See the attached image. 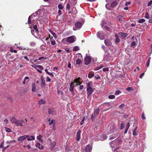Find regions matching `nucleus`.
Here are the masks:
<instances>
[{
    "label": "nucleus",
    "mask_w": 152,
    "mask_h": 152,
    "mask_svg": "<svg viewBox=\"0 0 152 152\" xmlns=\"http://www.w3.org/2000/svg\"><path fill=\"white\" fill-rule=\"evenodd\" d=\"M33 28H34L35 29L37 32H38V30H37V26L36 25H34V26H33Z\"/></svg>",
    "instance_id": "nucleus-54"
},
{
    "label": "nucleus",
    "mask_w": 152,
    "mask_h": 152,
    "mask_svg": "<svg viewBox=\"0 0 152 152\" xmlns=\"http://www.w3.org/2000/svg\"><path fill=\"white\" fill-rule=\"evenodd\" d=\"M150 59H151V58H149V60H148V61H147V63L146 66L147 67H148L149 66V65L150 61Z\"/></svg>",
    "instance_id": "nucleus-47"
},
{
    "label": "nucleus",
    "mask_w": 152,
    "mask_h": 152,
    "mask_svg": "<svg viewBox=\"0 0 152 152\" xmlns=\"http://www.w3.org/2000/svg\"><path fill=\"white\" fill-rule=\"evenodd\" d=\"M17 47L20 50H24L25 49V48L23 47L17 46Z\"/></svg>",
    "instance_id": "nucleus-59"
},
{
    "label": "nucleus",
    "mask_w": 152,
    "mask_h": 152,
    "mask_svg": "<svg viewBox=\"0 0 152 152\" xmlns=\"http://www.w3.org/2000/svg\"><path fill=\"white\" fill-rule=\"evenodd\" d=\"M74 83H76V85H80V83L78 79H76L75 80Z\"/></svg>",
    "instance_id": "nucleus-31"
},
{
    "label": "nucleus",
    "mask_w": 152,
    "mask_h": 152,
    "mask_svg": "<svg viewBox=\"0 0 152 152\" xmlns=\"http://www.w3.org/2000/svg\"><path fill=\"white\" fill-rule=\"evenodd\" d=\"M124 123L123 122L121 123V126H120V129L122 130L124 129Z\"/></svg>",
    "instance_id": "nucleus-41"
},
{
    "label": "nucleus",
    "mask_w": 152,
    "mask_h": 152,
    "mask_svg": "<svg viewBox=\"0 0 152 152\" xmlns=\"http://www.w3.org/2000/svg\"><path fill=\"white\" fill-rule=\"evenodd\" d=\"M29 136V135H27L20 136L17 139L18 141H23Z\"/></svg>",
    "instance_id": "nucleus-7"
},
{
    "label": "nucleus",
    "mask_w": 152,
    "mask_h": 152,
    "mask_svg": "<svg viewBox=\"0 0 152 152\" xmlns=\"http://www.w3.org/2000/svg\"><path fill=\"white\" fill-rule=\"evenodd\" d=\"M91 58L89 56H87L85 59V63L86 65L88 64L91 62Z\"/></svg>",
    "instance_id": "nucleus-9"
},
{
    "label": "nucleus",
    "mask_w": 152,
    "mask_h": 152,
    "mask_svg": "<svg viewBox=\"0 0 152 152\" xmlns=\"http://www.w3.org/2000/svg\"><path fill=\"white\" fill-rule=\"evenodd\" d=\"M8 122V120L7 119H5L4 120V123L5 124H7Z\"/></svg>",
    "instance_id": "nucleus-51"
},
{
    "label": "nucleus",
    "mask_w": 152,
    "mask_h": 152,
    "mask_svg": "<svg viewBox=\"0 0 152 152\" xmlns=\"http://www.w3.org/2000/svg\"><path fill=\"white\" fill-rule=\"evenodd\" d=\"M10 120L11 123L14 124L17 126H23V120H20L16 119L14 117H12L10 118Z\"/></svg>",
    "instance_id": "nucleus-2"
},
{
    "label": "nucleus",
    "mask_w": 152,
    "mask_h": 152,
    "mask_svg": "<svg viewBox=\"0 0 152 152\" xmlns=\"http://www.w3.org/2000/svg\"><path fill=\"white\" fill-rule=\"evenodd\" d=\"M79 50V48L78 46H76L73 49V51H77Z\"/></svg>",
    "instance_id": "nucleus-35"
},
{
    "label": "nucleus",
    "mask_w": 152,
    "mask_h": 152,
    "mask_svg": "<svg viewBox=\"0 0 152 152\" xmlns=\"http://www.w3.org/2000/svg\"><path fill=\"white\" fill-rule=\"evenodd\" d=\"M117 129H116V127L114 125H112L110 127L109 130L108 131V134H110L112 133L116 132ZM118 135V134L115 133L114 134L110 136V139L112 140L117 137Z\"/></svg>",
    "instance_id": "nucleus-1"
},
{
    "label": "nucleus",
    "mask_w": 152,
    "mask_h": 152,
    "mask_svg": "<svg viewBox=\"0 0 152 152\" xmlns=\"http://www.w3.org/2000/svg\"><path fill=\"white\" fill-rule=\"evenodd\" d=\"M145 20L144 19H141L139 20L138 21V23H142L144 22Z\"/></svg>",
    "instance_id": "nucleus-36"
},
{
    "label": "nucleus",
    "mask_w": 152,
    "mask_h": 152,
    "mask_svg": "<svg viewBox=\"0 0 152 152\" xmlns=\"http://www.w3.org/2000/svg\"><path fill=\"white\" fill-rule=\"evenodd\" d=\"M48 74L52 77H53L54 76L53 74L52 73L49 72V73H48Z\"/></svg>",
    "instance_id": "nucleus-61"
},
{
    "label": "nucleus",
    "mask_w": 152,
    "mask_h": 152,
    "mask_svg": "<svg viewBox=\"0 0 152 152\" xmlns=\"http://www.w3.org/2000/svg\"><path fill=\"white\" fill-rule=\"evenodd\" d=\"M152 3V0L151 1L149 2H148V6H149L151 5Z\"/></svg>",
    "instance_id": "nucleus-60"
},
{
    "label": "nucleus",
    "mask_w": 152,
    "mask_h": 152,
    "mask_svg": "<svg viewBox=\"0 0 152 152\" xmlns=\"http://www.w3.org/2000/svg\"><path fill=\"white\" fill-rule=\"evenodd\" d=\"M99 112V108L95 109L94 113L92 114L91 119L92 120H94L95 118L98 115Z\"/></svg>",
    "instance_id": "nucleus-4"
},
{
    "label": "nucleus",
    "mask_w": 152,
    "mask_h": 152,
    "mask_svg": "<svg viewBox=\"0 0 152 152\" xmlns=\"http://www.w3.org/2000/svg\"><path fill=\"white\" fill-rule=\"evenodd\" d=\"M75 26L77 28H80L82 26V24L80 22H77L75 23Z\"/></svg>",
    "instance_id": "nucleus-10"
},
{
    "label": "nucleus",
    "mask_w": 152,
    "mask_h": 152,
    "mask_svg": "<svg viewBox=\"0 0 152 152\" xmlns=\"http://www.w3.org/2000/svg\"><path fill=\"white\" fill-rule=\"evenodd\" d=\"M137 127L136 128L133 130V134L134 135H136L138 134H137Z\"/></svg>",
    "instance_id": "nucleus-28"
},
{
    "label": "nucleus",
    "mask_w": 152,
    "mask_h": 152,
    "mask_svg": "<svg viewBox=\"0 0 152 152\" xmlns=\"http://www.w3.org/2000/svg\"><path fill=\"white\" fill-rule=\"evenodd\" d=\"M50 119H49L48 120V121L50 122L49 123V124L50 125H52V124L54 125L55 121L53 119H52L50 121Z\"/></svg>",
    "instance_id": "nucleus-27"
},
{
    "label": "nucleus",
    "mask_w": 152,
    "mask_h": 152,
    "mask_svg": "<svg viewBox=\"0 0 152 152\" xmlns=\"http://www.w3.org/2000/svg\"><path fill=\"white\" fill-rule=\"evenodd\" d=\"M66 8L68 9L69 10L70 8V5L69 4H67L66 5Z\"/></svg>",
    "instance_id": "nucleus-57"
},
{
    "label": "nucleus",
    "mask_w": 152,
    "mask_h": 152,
    "mask_svg": "<svg viewBox=\"0 0 152 152\" xmlns=\"http://www.w3.org/2000/svg\"><path fill=\"white\" fill-rule=\"evenodd\" d=\"M31 16H29L28 18V24H29L31 23Z\"/></svg>",
    "instance_id": "nucleus-52"
},
{
    "label": "nucleus",
    "mask_w": 152,
    "mask_h": 152,
    "mask_svg": "<svg viewBox=\"0 0 152 152\" xmlns=\"http://www.w3.org/2000/svg\"><path fill=\"white\" fill-rule=\"evenodd\" d=\"M15 142V140H11L10 141H7V142H6V143L7 144H10L11 143H13V142Z\"/></svg>",
    "instance_id": "nucleus-37"
},
{
    "label": "nucleus",
    "mask_w": 152,
    "mask_h": 152,
    "mask_svg": "<svg viewBox=\"0 0 152 152\" xmlns=\"http://www.w3.org/2000/svg\"><path fill=\"white\" fill-rule=\"evenodd\" d=\"M56 145V142H52L50 145L51 149H53Z\"/></svg>",
    "instance_id": "nucleus-23"
},
{
    "label": "nucleus",
    "mask_w": 152,
    "mask_h": 152,
    "mask_svg": "<svg viewBox=\"0 0 152 152\" xmlns=\"http://www.w3.org/2000/svg\"><path fill=\"white\" fill-rule=\"evenodd\" d=\"M94 76V74L91 73H89L88 74V77L89 78H91Z\"/></svg>",
    "instance_id": "nucleus-34"
},
{
    "label": "nucleus",
    "mask_w": 152,
    "mask_h": 152,
    "mask_svg": "<svg viewBox=\"0 0 152 152\" xmlns=\"http://www.w3.org/2000/svg\"><path fill=\"white\" fill-rule=\"evenodd\" d=\"M92 148L90 145H88L86 146L85 148V151L86 152H90L92 150Z\"/></svg>",
    "instance_id": "nucleus-12"
},
{
    "label": "nucleus",
    "mask_w": 152,
    "mask_h": 152,
    "mask_svg": "<svg viewBox=\"0 0 152 152\" xmlns=\"http://www.w3.org/2000/svg\"><path fill=\"white\" fill-rule=\"evenodd\" d=\"M74 83H72L70 84L69 91L71 92H73V88L74 87Z\"/></svg>",
    "instance_id": "nucleus-16"
},
{
    "label": "nucleus",
    "mask_w": 152,
    "mask_h": 152,
    "mask_svg": "<svg viewBox=\"0 0 152 152\" xmlns=\"http://www.w3.org/2000/svg\"><path fill=\"white\" fill-rule=\"evenodd\" d=\"M4 142H2L1 143V144L0 146V148H2L4 147Z\"/></svg>",
    "instance_id": "nucleus-53"
},
{
    "label": "nucleus",
    "mask_w": 152,
    "mask_h": 152,
    "mask_svg": "<svg viewBox=\"0 0 152 152\" xmlns=\"http://www.w3.org/2000/svg\"><path fill=\"white\" fill-rule=\"evenodd\" d=\"M115 36L116 37L115 42L116 43H118L120 42V39L117 34H115Z\"/></svg>",
    "instance_id": "nucleus-24"
},
{
    "label": "nucleus",
    "mask_w": 152,
    "mask_h": 152,
    "mask_svg": "<svg viewBox=\"0 0 152 152\" xmlns=\"http://www.w3.org/2000/svg\"><path fill=\"white\" fill-rule=\"evenodd\" d=\"M121 93V92L119 90H117L115 91V95H117Z\"/></svg>",
    "instance_id": "nucleus-39"
},
{
    "label": "nucleus",
    "mask_w": 152,
    "mask_h": 152,
    "mask_svg": "<svg viewBox=\"0 0 152 152\" xmlns=\"http://www.w3.org/2000/svg\"><path fill=\"white\" fill-rule=\"evenodd\" d=\"M36 86L34 83H33L32 84L31 91L32 92H35L36 91Z\"/></svg>",
    "instance_id": "nucleus-17"
},
{
    "label": "nucleus",
    "mask_w": 152,
    "mask_h": 152,
    "mask_svg": "<svg viewBox=\"0 0 152 152\" xmlns=\"http://www.w3.org/2000/svg\"><path fill=\"white\" fill-rule=\"evenodd\" d=\"M145 18H146L148 19L150 18V17L149 16V15L148 14V13L147 12L145 13Z\"/></svg>",
    "instance_id": "nucleus-38"
},
{
    "label": "nucleus",
    "mask_w": 152,
    "mask_h": 152,
    "mask_svg": "<svg viewBox=\"0 0 152 152\" xmlns=\"http://www.w3.org/2000/svg\"><path fill=\"white\" fill-rule=\"evenodd\" d=\"M36 146L37 148H38L40 150L42 149L43 148V147L42 145H41V144L39 143L38 142L36 144Z\"/></svg>",
    "instance_id": "nucleus-14"
},
{
    "label": "nucleus",
    "mask_w": 152,
    "mask_h": 152,
    "mask_svg": "<svg viewBox=\"0 0 152 152\" xmlns=\"http://www.w3.org/2000/svg\"><path fill=\"white\" fill-rule=\"evenodd\" d=\"M119 34L120 37L122 39L125 38L127 36V34L126 33L123 32L119 33Z\"/></svg>",
    "instance_id": "nucleus-13"
},
{
    "label": "nucleus",
    "mask_w": 152,
    "mask_h": 152,
    "mask_svg": "<svg viewBox=\"0 0 152 152\" xmlns=\"http://www.w3.org/2000/svg\"><path fill=\"white\" fill-rule=\"evenodd\" d=\"M115 96L114 95H110L108 96V98L110 99H115Z\"/></svg>",
    "instance_id": "nucleus-33"
},
{
    "label": "nucleus",
    "mask_w": 152,
    "mask_h": 152,
    "mask_svg": "<svg viewBox=\"0 0 152 152\" xmlns=\"http://www.w3.org/2000/svg\"><path fill=\"white\" fill-rule=\"evenodd\" d=\"M104 43L107 46L110 45L111 44V42L109 40H105L104 41Z\"/></svg>",
    "instance_id": "nucleus-18"
},
{
    "label": "nucleus",
    "mask_w": 152,
    "mask_h": 152,
    "mask_svg": "<svg viewBox=\"0 0 152 152\" xmlns=\"http://www.w3.org/2000/svg\"><path fill=\"white\" fill-rule=\"evenodd\" d=\"M41 87H45V80L42 77H41Z\"/></svg>",
    "instance_id": "nucleus-15"
},
{
    "label": "nucleus",
    "mask_w": 152,
    "mask_h": 152,
    "mask_svg": "<svg viewBox=\"0 0 152 152\" xmlns=\"http://www.w3.org/2000/svg\"><path fill=\"white\" fill-rule=\"evenodd\" d=\"M67 42L72 43L75 42L76 40V38L75 36L72 35L66 38Z\"/></svg>",
    "instance_id": "nucleus-5"
},
{
    "label": "nucleus",
    "mask_w": 152,
    "mask_h": 152,
    "mask_svg": "<svg viewBox=\"0 0 152 152\" xmlns=\"http://www.w3.org/2000/svg\"><path fill=\"white\" fill-rule=\"evenodd\" d=\"M115 142L114 141H112L110 142V145L111 147L112 148H115Z\"/></svg>",
    "instance_id": "nucleus-20"
},
{
    "label": "nucleus",
    "mask_w": 152,
    "mask_h": 152,
    "mask_svg": "<svg viewBox=\"0 0 152 152\" xmlns=\"http://www.w3.org/2000/svg\"><path fill=\"white\" fill-rule=\"evenodd\" d=\"M94 77L96 78V79H99L100 78V77L99 75L97 76H95Z\"/></svg>",
    "instance_id": "nucleus-63"
},
{
    "label": "nucleus",
    "mask_w": 152,
    "mask_h": 152,
    "mask_svg": "<svg viewBox=\"0 0 152 152\" xmlns=\"http://www.w3.org/2000/svg\"><path fill=\"white\" fill-rule=\"evenodd\" d=\"M125 107V105L124 104H122L119 106V108L120 109H122Z\"/></svg>",
    "instance_id": "nucleus-29"
},
{
    "label": "nucleus",
    "mask_w": 152,
    "mask_h": 152,
    "mask_svg": "<svg viewBox=\"0 0 152 152\" xmlns=\"http://www.w3.org/2000/svg\"><path fill=\"white\" fill-rule=\"evenodd\" d=\"M58 8L59 10H61L63 9V7L61 4H59L58 5Z\"/></svg>",
    "instance_id": "nucleus-42"
},
{
    "label": "nucleus",
    "mask_w": 152,
    "mask_h": 152,
    "mask_svg": "<svg viewBox=\"0 0 152 152\" xmlns=\"http://www.w3.org/2000/svg\"><path fill=\"white\" fill-rule=\"evenodd\" d=\"M49 113L50 114H52L54 113V110L53 109H50L49 110Z\"/></svg>",
    "instance_id": "nucleus-32"
},
{
    "label": "nucleus",
    "mask_w": 152,
    "mask_h": 152,
    "mask_svg": "<svg viewBox=\"0 0 152 152\" xmlns=\"http://www.w3.org/2000/svg\"><path fill=\"white\" fill-rule=\"evenodd\" d=\"M129 126H130V123L129 122H128L127 123V125L126 126L125 128H126L127 129H129Z\"/></svg>",
    "instance_id": "nucleus-50"
},
{
    "label": "nucleus",
    "mask_w": 152,
    "mask_h": 152,
    "mask_svg": "<svg viewBox=\"0 0 152 152\" xmlns=\"http://www.w3.org/2000/svg\"><path fill=\"white\" fill-rule=\"evenodd\" d=\"M66 41H67L66 38L63 39L61 41V42L64 43H65Z\"/></svg>",
    "instance_id": "nucleus-55"
},
{
    "label": "nucleus",
    "mask_w": 152,
    "mask_h": 152,
    "mask_svg": "<svg viewBox=\"0 0 152 152\" xmlns=\"http://www.w3.org/2000/svg\"><path fill=\"white\" fill-rule=\"evenodd\" d=\"M45 101L44 99H41L39 101V104L41 105L45 104Z\"/></svg>",
    "instance_id": "nucleus-19"
},
{
    "label": "nucleus",
    "mask_w": 152,
    "mask_h": 152,
    "mask_svg": "<svg viewBox=\"0 0 152 152\" xmlns=\"http://www.w3.org/2000/svg\"><path fill=\"white\" fill-rule=\"evenodd\" d=\"M37 67H38L39 69H40L41 70H42L43 69V66L41 65L37 66Z\"/></svg>",
    "instance_id": "nucleus-49"
},
{
    "label": "nucleus",
    "mask_w": 152,
    "mask_h": 152,
    "mask_svg": "<svg viewBox=\"0 0 152 152\" xmlns=\"http://www.w3.org/2000/svg\"><path fill=\"white\" fill-rule=\"evenodd\" d=\"M27 138V140L28 141H31V140H34L35 139V137L34 136H31L30 137L29 136Z\"/></svg>",
    "instance_id": "nucleus-22"
},
{
    "label": "nucleus",
    "mask_w": 152,
    "mask_h": 152,
    "mask_svg": "<svg viewBox=\"0 0 152 152\" xmlns=\"http://www.w3.org/2000/svg\"><path fill=\"white\" fill-rule=\"evenodd\" d=\"M107 138V136L105 135H104L102 136V137L101 138V140H104Z\"/></svg>",
    "instance_id": "nucleus-40"
},
{
    "label": "nucleus",
    "mask_w": 152,
    "mask_h": 152,
    "mask_svg": "<svg viewBox=\"0 0 152 152\" xmlns=\"http://www.w3.org/2000/svg\"><path fill=\"white\" fill-rule=\"evenodd\" d=\"M117 2L116 1H115L113 2L111 4V6L112 7H114L116 5H117Z\"/></svg>",
    "instance_id": "nucleus-26"
},
{
    "label": "nucleus",
    "mask_w": 152,
    "mask_h": 152,
    "mask_svg": "<svg viewBox=\"0 0 152 152\" xmlns=\"http://www.w3.org/2000/svg\"><path fill=\"white\" fill-rule=\"evenodd\" d=\"M87 94L88 95V96L89 97L90 95L92 94L93 92V89L91 87L90 83H87Z\"/></svg>",
    "instance_id": "nucleus-3"
},
{
    "label": "nucleus",
    "mask_w": 152,
    "mask_h": 152,
    "mask_svg": "<svg viewBox=\"0 0 152 152\" xmlns=\"http://www.w3.org/2000/svg\"><path fill=\"white\" fill-rule=\"evenodd\" d=\"M103 71L105 72L106 71H108L109 70V69L108 67H105L103 69Z\"/></svg>",
    "instance_id": "nucleus-45"
},
{
    "label": "nucleus",
    "mask_w": 152,
    "mask_h": 152,
    "mask_svg": "<svg viewBox=\"0 0 152 152\" xmlns=\"http://www.w3.org/2000/svg\"><path fill=\"white\" fill-rule=\"evenodd\" d=\"M76 56L77 57H78L79 58L78 59H76V64H80L81 62V60L82 59V55L80 53L77 54Z\"/></svg>",
    "instance_id": "nucleus-6"
},
{
    "label": "nucleus",
    "mask_w": 152,
    "mask_h": 152,
    "mask_svg": "<svg viewBox=\"0 0 152 152\" xmlns=\"http://www.w3.org/2000/svg\"><path fill=\"white\" fill-rule=\"evenodd\" d=\"M46 81L47 82H50L51 81V79L49 77H47L46 79Z\"/></svg>",
    "instance_id": "nucleus-58"
},
{
    "label": "nucleus",
    "mask_w": 152,
    "mask_h": 152,
    "mask_svg": "<svg viewBox=\"0 0 152 152\" xmlns=\"http://www.w3.org/2000/svg\"><path fill=\"white\" fill-rule=\"evenodd\" d=\"M29 79V77L27 76H26L24 78V79L23 82V84H25L26 83V80H28Z\"/></svg>",
    "instance_id": "nucleus-30"
},
{
    "label": "nucleus",
    "mask_w": 152,
    "mask_h": 152,
    "mask_svg": "<svg viewBox=\"0 0 152 152\" xmlns=\"http://www.w3.org/2000/svg\"><path fill=\"white\" fill-rule=\"evenodd\" d=\"M68 67L69 68H71V64L70 62H68Z\"/></svg>",
    "instance_id": "nucleus-56"
},
{
    "label": "nucleus",
    "mask_w": 152,
    "mask_h": 152,
    "mask_svg": "<svg viewBox=\"0 0 152 152\" xmlns=\"http://www.w3.org/2000/svg\"><path fill=\"white\" fill-rule=\"evenodd\" d=\"M135 42H132L131 44V45L132 46H134L135 45Z\"/></svg>",
    "instance_id": "nucleus-62"
},
{
    "label": "nucleus",
    "mask_w": 152,
    "mask_h": 152,
    "mask_svg": "<svg viewBox=\"0 0 152 152\" xmlns=\"http://www.w3.org/2000/svg\"><path fill=\"white\" fill-rule=\"evenodd\" d=\"M5 131L7 132H11V129H10L7 128H5Z\"/></svg>",
    "instance_id": "nucleus-44"
},
{
    "label": "nucleus",
    "mask_w": 152,
    "mask_h": 152,
    "mask_svg": "<svg viewBox=\"0 0 152 152\" xmlns=\"http://www.w3.org/2000/svg\"><path fill=\"white\" fill-rule=\"evenodd\" d=\"M97 36L98 37L101 39L103 40L105 38L104 35L101 31L98 32L97 33Z\"/></svg>",
    "instance_id": "nucleus-8"
},
{
    "label": "nucleus",
    "mask_w": 152,
    "mask_h": 152,
    "mask_svg": "<svg viewBox=\"0 0 152 152\" xmlns=\"http://www.w3.org/2000/svg\"><path fill=\"white\" fill-rule=\"evenodd\" d=\"M10 51L11 52H14L15 53H17V50H13V49L11 48L10 49Z\"/></svg>",
    "instance_id": "nucleus-46"
},
{
    "label": "nucleus",
    "mask_w": 152,
    "mask_h": 152,
    "mask_svg": "<svg viewBox=\"0 0 152 152\" xmlns=\"http://www.w3.org/2000/svg\"><path fill=\"white\" fill-rule=\"evenodd\" d=\"M51 43L52 45H54L56 43L55 40H51Z\"/></svg>",
    "instance_id": "nucleus-48"
},
{
    "label": "nucleus",
    "mask_w": 152,
    "mask_h": 152,
    "mask_svg": "<svg viewBox=\"0 0 152 152\" xmlns=\"http://www.w3.org/2000/svg\"><path fill=\"white\" fill-rule=\"evenodd\" d=\"M126 90L127 91H133V89L132 88V87H129L126 88Z\"/></svg>",
    "instance_id": "nucleus-43"
},
{
    "label": "nucleus",
    "mask_w": 152,
    "mask_h": 152,
    "mask_svg": "<svg viewBox=\"0 0 152 152\" xmlns=\"http://www.w3.org/2000/svg\"><path fill=\"white\" fill-rule=\"evenodd\" d=\"M42 137V136L40 134L37 137V139L39 141H40L41 142H43Z\"/></svg>",
    "instance_id": "nucleus-25"
},
{
    "label": "nucleus",
    "mask_w": 152,
    "mask_h": 152,
    "mask_svg": "<svg viewBox=\"0 0 152 152\" xmlns=\"http://www.w3.org/2000/svg\"><path fill=\"white\" fill-rule=\"evenodd\" d=\"M81 133L80 130H79L77 132L76 134V139L77 141H79L80 139V134Z\"/></svg>",
    "instance_id": "nucleus-11"
},
{
    "label": "nucleus",
    "mask_w": 152,
    "mask_h": 152,
    "mask_svg": "<svg viewBox=\"0 0 152 152\" xmlns=\"http://www.w3.org/2000/svg\"><path fill=\"white\" fill-rule=\"evenodd\" d=\"M49 31L50 32V33L54 37L55 39H56L57 38V36L56 35V34H55V33L53 32L51 29H49Z\"/></svg>",
    "instance_id": "nucleus-21"
},
{
    "label": "nucleus",
    "mask_w": 152,
    "mask_h": 152,
    "mask_svg": "<svg viewBox=\"0 0 152 152\" xmlns=\"http://www.w3.org/2000/svg\"><path fill=\"white\" fill-rule=\"evenodd\" d=\"M144 73H142L140 76V78H141L144 75Z\"/></svg>",
    "instance_id": "nucleus-64"
}]
</instances>
